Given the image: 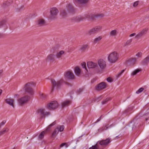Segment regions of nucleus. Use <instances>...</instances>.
Returning <instances> with one entry per match:
<instances>
[{
  "label": "nucleus",
  "instance_id": "4",
  "mask_svg": "<svg viewBox=\"0 0 149 149\" xmlns=\"http://www.w3.org/2000/svg\"><path fill=\"white\" fill-rule=\"evenodd\" d=\"M118 53L116 52L111 53L108 56V60L111 63H114L118 60Z\"/></svg>",
  "mask_w": 149,
  "mask_h": 149
},
{
  "label": "nucleus",
  "instance_id": "61",
  "mask_svg": "<svg viewBox=\"0 0 149 149\" xmlns=\"http://www.w3.org/2000/svg\"><path fill=\"white\" fill-rule=\"evenodd\" d=\"M146 120H147V119H146Z\"/></svg>",
  "mask_w": 149,
  "mask_h": 149
},
{
  "label": "nucleus",
  "instance_id": "22",
  "mask_svg": "<svg viewBox=\"0 0 149 149\" xmlns=\"http://www.w3.org/2000/svg\"><path fill=\"white\" fill-rule=\"evenodd\" d=\"M102 36H100L97 37L95 38L93 40V42L94 44H95L99 42L102 40Z\"/></svg>",
  "mask_w": 149,
  "mask_h": 149
},
{
  "label": "nucleus",
  "instance_id": "48",
  "mask_svg": "<svg viewBox=\"0 0 149 149\" xmlns=\"http://www.w3.org/2000/svg\"><path fill=\"white\" fill-rule=\"evenodd\" d=\"M6 123V121L4 120L1 123H0V125L1 126H2L3 125H4Z\"/></svg>",
  "mask_w": 149,
  "mask_h": 149
},
{
  "label": "nucleus",
  "instance_id": "2",
  "mask_svg": "<svg viewBox=\"0 0 149 149\" xmlns=\"http://www.w3.org/2000/svg\"><path fill=\"white\" fill-rule=\"evenodd\" d=\"M111 141V138H108L105 139L98 141L97 144L100 149H103L108 146Z\"/></svg>",
  "mask_w": 149,
  "mask_h": 149
},
{
  "label": "nucleus",
  "instance_id": "8",
  "mask_svg": "<svg viewBox=\"0 0 149 149\" xmlns=\"http://www.w3.org/2000/svg\"><path fill=\"white\" fill-rule=\"evenodd\" d=\"M58 106V103L55 101L51 102L48 104L46 107L49 110H54L56 109Z\"/></svg>",
  "mask_w": 149,
  "mask_h": 149
},
{
  "label": "nucleus",
  "instance_id": "19",
  "mask_svg": "<svg viewBox=\"0 0 149 149\" xmlns=\"http://www.w3.org/2000/svg\"><path fill=\"white\" fill-rule=\"evenodd\" d=\"M147 31L146 29H143L142 31L139 33L135 37L136 38H139L141 37Z\"/></svg>",
  "mask_w": 149,
  "mask_h": 149
},
{
  "label": "nucleus",
  "instance_id": "1",
  "mask_svg": "<svg viewBox=\"0 0 149 149\" xmlns=\"http://www.w3.org/2000/svg\"><path fill=\"white\" fill-rule=\"evenodd\" d=\"M36 83L35 82L31 81L28 82L24 86V89L25 92L30 95H33L34 94V91L31 87L32 86H35Z\"/></svg>",
  "mask_w": 149,
  "mask_h": 149
},
{
  "label": "nucleus",
  "instance_id": "14",
  "mask_svg": "<svg viewBox=\"0 0 149 149\" xmlns=\"http://www.w3.org/2000/svg\"><path fill=\"white\" fill-rule=\"evenodd\" d=\"M98 63L99 66L101 69H103L106 67V62L103 60L102 59L99 60L98 61Z\"/></svg>",
  "mask_w": 149,
  "mask_h": 149
},
{
  "label": "nucleus",
  "instance_id": "3",
  "mask_svg": "<svg viewBox=\"0 0 149 149\" xmlns=\"http://www.w3.org/2000/svg\"><path fill=\"white\" fill-rule=\"evenodd\" d=\"M104 15L103 14H93L90 16L88 15H86L84 17H78V19L79 21L83 20L85 18H91L92 20H95L96 18H100L103 17Z\"/></svg>",
  "mask_w": 149,
  "mask_h": 149
},
{
  "label": "nucleus",
  "instance_id": "40",
  "mask_svg": "<svg viewBox=\"0 0 149 149\" xmlns=\"http://www.w3.org/2000/svg\"><path fill=\"white\" fill-rule=\"evenodd\" d=\"M56 123V121L55 120L54 122H53L52 124H50L47 127V128H49V130H50V127L53 126L55 125Z\"/></svg>",
  "mask_w": 149,
  "mask_h": 149
},
{
  "label": "nucleus",
  "instance_id": "47",
  "mask_svg": "<svg viewBox=\"0 0 149 149\" xmlns=\"http://www.w3.org/2000/svg\"><path fill=\"white\" fill-rule=\"evenodd\" d=\"M81 66H82V67L83 68H85L86 69V63H85L83 62V63H82L81 64Z\"/></svg>",
  "mask_w": 149,
  "mask_h": 149
},
{
  "label": "nucleus",
  "instance_id": "52",
  "mask_svg": "<svg viewBox=\"0 0 149 149\" xmlns=\"http://www.w3.org/2000/svg\"><path fill=\"white\" fill-rule=\"evenodd\" d=\"M40 97L42 98L45 97V95L43 93L40 94Z\"/></svg>",
  "mask_w": 149,
  "mask_h": 149
},
{
  "label": "nucleus",
  "instance_id": "17",
  "mask_svg": "<svg viewBox=\"0 0 149 149\" xmlns=\"http://www.w3.org/2000/svg\"><path fill=\"white\" fill-rule=\"evenodd\" d=\"M67 9L70 13H73L75 9L72 4L69 3L66 6Z\"/></svg>",
  "mask_w": 149,
  "mask_h": 149
},
{
  "label": "nucleus",
  "instance_id": "23",
  "mask_svg": "<svg viewBox=\"0 0 149 149\" xmlns=\"http://www.w3.org/2000/svg\"><path fill=\"white\" fill-rule=\"evenodd\" d=\"M88 48V44H86L82 45L80 48V50L82 52H85Z\"/></svg>",
  "mask_w": 149,
  "mask_h": 149
},
{
  "label": "nucleus",
  "instance_id": "29",
  "mask_svg": "<svg viewBox=\"0 0 149 149\" xmlns=\"http://www.w3.org/2000/svg\"><path fill=\"white\" fill-rule=\"evenodd\" d=\"M6 21L5 20H4L0 22V28L3 26H6ZM2 35L1 33H0V37H2Z\"/></svg>",
  "mask_w": 149,
  "mask_h": 149
},
{
  "label": "nucleus",
  "instance_id": "42",
  "mask_svg": "<svg viewBox=\"0 0 149 149\" xmlns=\"http://www.w3.org/2000/svg\"><path fill=\"white\" fill-rule=\"evenodd\" d=\"M125 69L123 70H121V71L119 73H118L117 75V77H119L120 76L121 74L124 72L125 71Z\"/></svg>",
  "mask_w": 149,
  "mask_h": 149
},
{
  "label": "nucleus",
  "instance_id": "39",
  "mask_svg": "<svg viewBox=\"0 0 149 149\" xmlns=\"http://www.w3.org/2000/svg\"><path fill=\"white\" fill-rule=\"evenodd\" d=\"M56 123V121L55 120L54 122H53L52 124H50L47 127V128H49V130H50V127L53 126L55 125Z\"/></svg>",
  "mask_w": 149,
  "mask_h": 149
},
{
  "label": "nucleus",
  "instance_id": "13",
  "mask_svg": "<svg viewBox=\"0 0 149 149\" xmlns=\"http://www.w3.org/2000/svg\"><path fill=\"white\" fill-rule=\"evenodd\" d=\"M106 87V84L104 82H102L98 84L96 88L97 90H102Z\"/></svg>",
  "mask_w": 149,
  "mask_h": 149
},
{
  "label": "nucleus",
  "instance_id": "57",
  "mask_svg": "<svg viewBox=\"0 0 149 149\" xmlns=\"http://www.w3.org/2000/svg\"><path fill=\"white\" fill-rule=\"evenodd\" d=\"M2 93V91L1 90H0V95Z\"/></svg>",
  "mask_w": 149,
  "mask_h": 149
},
{
  "label": "nucleus",
  "instance_id": "44",
  "mask_svg": "<svg viewBox=\"0 0 149 149\" xmlns=\"http://www.w3.org/2000/svg\"><path fill=\"white\" fill-rule=\"evenodd\" d=\"M64 146H65L66 148H67L68 147V146L66 143H63L60 145V147L61 148L62 147Z\"/></svg>",
  "mask_w": 149,
  "mask_h": 149
},
{
  "label": "nucleus",
  "instance_id": "34",
  "mask_svg": "<svg viewBox=\"0 0 149 149\" xmlns=\"http://www.w3.org/2000/svg\"><path fill=\"white\" fill-rule=\"evenodd\" d=\"M132 41V39H130L128 40L124 44V46L125 47L130 45Z\"/></svg>",
  "mask_w": 149,
  "mask_h": 149
},
{
  "label": "nucleus",
  "instance_id": "50",
  "mask_svg": "<svg viewBox=\"0 0 149 149\" xmlns=\"http://www.w3.org/2000/svg\"><path fill=\"white\" fill-rule=\"evenodd\" d=\"M107 81L108 82H112V79H111V78H109V77H108V78L107 79Z\"/></svg>",
  "mask_w": 149,
  "mask_h": 149
},
{
  "label": "nucleus",
  "instance_id": "18",
  "mask_svg": "<svg viewBox=\"0 0 149 149\" xmlns=\"http://www.w3.org/2000/svg\"><path fill=\"white\" fill-rule=\"evenodd\" d=\"M89 0H74V2L76 4H85L88 2Z\"/></svg>",
  "mask_w": 149,
  "mask_h": 149
},
{
  "label": "nucleus",
  "instance_id": "9",
  "mask_svg": "<svg viewBox=\"0 0 149 149\" xmlns=\"http://www.w3.org/2000/svg\"><path fill=\"white\" fill-rule=\"evenodd\" d=\"M30 100V97L28 96H25L19 99L18 100V102L19 104L22 106L24 104Z\"/></svg>",
  "mask_w": 149,
  "mask_h": 149
},
{
  "label": "nucleus",
  "instance_id": "27",
  "mask_svg": "<svg viewBox=\"0 0 149 149\" xmlns=\"http://www.w3.org/2000/svg\"><path fill=\"white\" fill-rule=\"evenodd\" d=\"M8 128L7 127L4 128L1 131H0V136L8 132Z\"/></svg>",
  "mask_w": 149,
  "mask_h": 149
},
{
  "label": "nucleus",
  "instance_id": "36",
  "mask_svg": "<svg viewBox=\"0 0 149 149\" xmlns=\"http://www.w3.org/2000/svg\"><path fill=\"white\" fill-rule=\"evenodd\" d=\"M149 62V56L147 57L143 61V64H146Z\"/></svg>",
  "mask_w": 149,
  "mask_h": 149
},
{
  "label": "nucleus",
  "instance_id": "58",
  "mask_svg": "<svg viewBox=\"0 0 149 149\" xmlns=\"http://www.w3.org/2000/svg\"><path fill=\"white\" fill-rule=\"evenodd\" d=\"M112 125H110L109 126V127H112Z\"/></svg>",
  "mask_w": 149,
  "mask_h": 149
},
{
  "label": "nucleus",
  "instance_id": "45",
  "mask_svg": "<svg viewBox=\"0 0 149 149\" xmlns=\"http://www.w3.org/2000/svg\"><path fill=\"white\" fill-rule=\"evenodd\" d=\"M139 2V1H136L135 2H134L133 4V6L134 7H136V6L138 5V3Z\"/></svg>",
  "mask_w": 149,
  "mask_h": 149
},
{
  "label": "nucleus",
  "instance_id": "16",
  "mask_svg": "<svg viewBox=\"0 0 149 149\" xmlns=\"http://www.w3.org/2000/svg\"><path fill=\"white\" fill-rule=\"evenodd\" d=\"M87 65L88 68H94L97 66V63L93 62L92 61H88L87 62Z\"/></svg>",
  "mask_w": 149,
  "mask_h": 149
},
{
  "label": "nucleus",
  "instance_id": "25",
  "mask_svg": "<svg viewBox=\"0 0 149 149\" xmlns=\"http://www.w3.org/2000/svg\"><path fill=\"white\" fill-rule=\"evenodd\" d=\"M64 53L65 51L63 50H61L58 52L57 53L56 55V58H61Z\"/></svg>",
  "mask_w": 149,
  "mask_h": 149
},
{
  "label": "nucleus",
  "instance_id": "10",
  "mask_svg": "<svg viewBox=\"0 0 149 149\" xmlns=\"http://www.w3.org/2000/svg\"><path fill=\"white\" fill-rule=\"evenodd\" d=\"M51 18L53 19L55 18L57 15L58 11V9L55 8H53L50 9Z\"/></svg>",
  "mask_w": 149,
  "mask_h": 149
},
{
  "label": "nucleus",
  "instance_id": "41",
  "mask_svg": "<svg viewBox=\"0 0 149 149\" xmlns=\"http://www.w3.org/2000/svg\"><path fill=\"white\" fill-rule=\"evenodd\" d=\"M110 100V98H106L105 100L102 102V104H106Z\"/></svg>",
  "mask_w": 149,
  "mask_h": 149
},
{
  "label": "nucleus",
  "instance_id": "24",
  "mask_svg": "<svg viewBox=\"0 0 149 149\" xmlns=\"http://www.w3.org/2000/svg\"><path fill=\"white\" fill-rule=\"evenodd\" d=\"M71 101L67 100L63 102L62 103V107H64L66 106H68L71 103Z\"/></svg>",
  "mask_w": 149,
  "mask_h": 149
},
{
  "label": "nucleus",
  "instance_id": "54",
  "mask_svg": "<svg viewBox=\"0 0 149 149\" xmlns=\"http://www.w3.org/2000/svg\"><path fill=\"white\" fill-rule=\"evenodd\" d=\"M101 99V97H99L96 98V99H95V100L94 101H97L98 102L99 100H100Z\"/></svg>",
  "mask_w": 149,
  "mask_h": 149
},
{
  "label": "nucleus",
  "instance_id": "28",
  "mask_svg": "<svg viewBox=\"0 0 149 149\" xmlns=\"http://www.w3.org/2000/svg\"><path fill=\"white\" fill-rule=\"evenodd\" d=\"M108 127H109L107 125H104L101 128H100L98 129V131L100 132H102L104 130H107Z\"/></svg>",
  "mask_w": 149,
  "mask_h": 149
},
{
  "label": "nucleus",
  "instance_id": "12",
  "mask_svg": "<svg viewBox=\"0 0 149 149\" xmlns=\"http://www.w3.org/2000/svg\"><path fill=\"white\" fill-rule=\"evenodd\" d=\"M45 21L43 19L40 18L38 19L36 22V25L38 26H42L45 25Z\"/></svg>",
  "mask_w": 149,
  "mask_h": 149
},
{
  "label": "nucleus",
  "instance_id": "38",
  "mask_svg": "<svg viewBox=\"0 0 149 149\" xmlns=\"http://www.w3.org/2000/svg\"><path fill=\"white\" fill-rule=\"evenodd\" d=\"M59 132L58 131L56 128L55 129V130L54 131V132H53L52 134V136H55Z\"/></svg>",
  "mask_w": 149,
  "mask_h": 149
},
{
  "label": "nucleus",
  "instance_id": "32",
  "mask_svg": "<svg viewBox=\"0 0 149 149\" xmlns=\"http://www.w3.org/2000/svg\"><path fill=\"white\" fill-rule=\"evenodd\" d=\"M141 70L139 69H137L131 73V76H134L140 71Z\"/></svg>",
  "mask_w": 149,
  "mask_h": 149
},
{
  "label": "nucleus",
  "instance_id": "53",
  "mask_svg": "<svg viewBox=\"0 0 149 149\" xmlns=\"http://www.w3.org/2000/svg\"><path fill=\"white\" fill-rule=\"evenodd\" d=\"M3 72V70H0V77L2 75V73Z\"/></svg>",
  "mask_w": 149,
  "mask_h": 149
},
{
  "label": "nucleus",
  "instance_id": "49",
  "mask_svg": "<svg viewBox=\"0 0 149 149\" xmlns=\"http://www.w3.org/2000/svg\"><path fill=\"white\" fill-rule=\"evenodd\" d=\"M59 47V46L58 45H56L55 46H54L53 49L54 50H56V49H58Z\"/></svg>",
  "mask_w": 149,
  "mask_h": 149
},
{
  "label": "nucleus",
  "instance_id": "56",
  "mask_svg": "<svg viewBox=\"0 0 149 149\" xmlns=\"http://www.w3.org/2000/svg\"><path fill=\"white\" fill-rule=\"evenodd\" d=\"M82 91V88H80L79 90V93L81 92Z\"/></svg>",
  "mask_w": 149,
  "mask_h": 149
},
{
  "label": "nucleus",
  "instance_id": "30",
  "mask_svg": "<svg viewBox=\"0 0 149 149\" xmlns=\"http://www.w3.org/2000/svg\"><path fill=\"white\" fill-rule=\"evenodd\" d=\"M128 61L131 64L133 65L136 62L137 60L135 58H132L129 59Z\"/></svg>",
  "mask_w": 149,
  "mask_h": 149
},
{
  "label": "nucleus",
  "instance_id": "59",
  "mask_svg": "<svg viewBox=\"0 0 149 149\" xmlns=\"http://www.w3.org/2000/svg\"><path fill=\"white\" fill-rule=\"evenodd\" d=\"M1 126L0 125V129L1 128Z\"/></svg>",
  "mask_w": 149,
  "mask_h": 149
},
{
  "label": "nucleus",
  "instance_id": "11",
  "mask_svg": "<svg viewBox=\"0 0 149 149\" xmlns=\"http://www.w3.org/2000/svg\"><path fill=\"white\" fill-rule=\"evenodd\" d=\"M38 113H40L42 117L48 116L49 115L50 113L48 111L45 112V109L43 108L40 109L38 110Z\"/></svg>",
  "mask_w": 149,
  "mask_h": 149
},
{
  "label": "nucleus",
  "instance_id": "7",
  "mask_svg": "<svg viewBox=\"0 0 149 149\" xmlns=\"http://www.w3.org/2000/svg\"><path fill=\"white\" fill-rule=\"evenodd\" d=\"M65 78L66 80H73L75 78V77L72 71H68L64 74Z\"/></svg>",
  "mask_w": 149,
  "mask_h": 149
},
{
  "label": "nucleus",
  "instance_id": "37",
  "mask_svg": "<svg viewBox=\"0 0 149 149\" xmlns=\"http://www.w3.org/2000/svg\"><path fill=\"white\" fill-rule=\"evenodd\" d=\"M89 149H100L96 143L95 145L91 147H90Z\"/></svg>",
  "mask_w": 149,
  "mask_h": 149
},
{
  "label": "nucleus",
  "instance_id": "26",
  "mask_svg": "<svg viewBox=\"0 0 149 149\" xmlns=\"http://www.w3.org/2000/svg\"><path fill=\"white\" fill-rule=\"evenodd\" d=\"M117 34V31L116 30H114L110 31L109 33L110 37L115 36Z\"/></svg>",
  "mask_w": 149,
  "mask_h": 149
},
{
  "label": "nucleus",
  "instance_id": "55",
  "mask_svg": "<svg viewBox=\"0 0 149 149\" xmlns=\"http://www.w3.org/2000/svg\"><path fill=\"white\" fill-rule=\"evenodd\" d=\"M136 35V34L135 33H133L131 34L129 36H130V37H132V36H135Z\"/></svg>",
  "mask_w": 149,
  "mask_h": 149
},
{
  "label": "nucleus",
  "instance_id": "33",
  "mask_svg": "<svg viewBox=\"0 0 149 149\" xmlns=\"http://www.w3.org/2000/svg\"><path fill=\"white\" fill-rule=\"evenodd\" d=\"M74 72L76 75H79L81 72L80 69L79 67H76L74 69Z\"/></svg>",
  "mask_w": 149,
  "mask_h": 149
},
{
  "label": "nucleus",
  "instance_id": "43",
  "mask_svg": "<svg viewBox=\"0 0 149 149\" xmlns=\"http://www.w3.org/2000/svg\"><path fill=\"white\" fill-rule=\"evenodd\" d=\"M144 90V88H141L138 89L136 92V93L139 94L142 92Z\"/></svg>",
  "mask_w": 149,
  "mask_h": 149
},
{
  "label": "nucleus",
  "instance_id": "31",
  "mask_svg": "<svg viewBox=\"0 0 149 149\" xmlns=\"http://www.w3.org/2000/svg\"><path fill=\"white\" fill-rule=\"evenodd\" d=\"M57 130L58 131V132H61L63 131L64 129V125H58L57 126V127L56 128Z\"/></svg>",
  "mask_w": 149,
  "mask_h": 149
},
{
  "label": "nucleus",
  "instance_id": "15",
  "mask_svg": "<svg viewBox=\"0 0 149 149\" xmlns=\"http://www.w3.org/2000/svg\"><path fill=\"white\" fill-rule=\"evenodd\" d=\"M46 60L47 61H50V62H54L55 60L54 55L53 54H49L46 58Z\"/></svg>",
  "mask_w": 149,
  "mask_h": 149
},
{
  "label": "nucleus",
  "instance_id": "5",
  "mask_svg": "<svg viewBox=\"0 0 149 149\" xmlns=\"http://www.w3.org/2000/svg\"><path fill=\"white\" fill-rule=\"evenodd\" d=\"M102 29L101 26H97L93 28L88 31V34L90 36L93 34H96L101 31Z\"/></svg>",
  "mask_w": 149,
  "mask_h": 149
},
{
  "label": "nucleus",
  "instance_id": "6",
  "mask_svg": "<svg viewBox=\"0 0 149 149\" xmlns=\"http://www.w3.org/2000/svg\"><path fill=\"white\" fill-rule=\"evenodd\" d=\"M63 81V80L61 79L56 81L54 79H52L51 80V82L52 85L51 91H53L54 88L55 87L57 88H59L62 84Z\"/></svg>",
  "mask_w": 149,
  "mask_h": 149
},
{
  "label": "nucleus",
  "instance_id": "46",
  "mask_svg": "<svg viewBox=\"0 0 149 149\" xmlns=\"http://www.w3.org/2000/svg\"><path fill=\"white\" fill-rule=\"evenodd\" d=\"M136 56L138 57H141L142 56V53L141 52H139L136 54Z\"/></svg>",
  "mask_w": 149,
  "mask_h": 149
},
{
  "label": "nucleus",
  "instance_id": "60",
  "mask_svg": "<svg viewBox=\"0 0 149 149\" xmlns=\"http://www.w3.org/2000/svg\"><path fill=\"white\" fill-rule=\"evenodd\" d=\"M118 136H116V138H117Z\"/></svg>",
  "mask_w": 149,
  "mask_h": 149
},
{
  "label": "nucleus",
  "instance_id": "35",
  "mask_svg": "<svg viewBox=\"0 0 149 149\" xmlns=\"http://www.w3.org/2000/svg\"><path fill=\"white\" fill-rule=\"evenodd\" d=\"M61 15L63 17H65L67 16V13H66L65 10H62L61 12Z\"/></svg>",
  "mask_w": 149,
  "mask_h": 149
},
{
  "label": "nucleus",
  "instance_id": "21",
  "mask_svg": "<svg viewBox=\"0 0 149 149\" xmlns=\"http://www.w3.org/2000/svg\"><path fill=\"white\" fill-rule=\"evenodd\" d=\"M49 131V128H47L45 130L42 132L39 136V138L40 139H42L44 137V135Z\"/></svg>",
  "mask_w": 149,
  "mask_h": 149
},
{
  "label": "nucleus",
  "instance_id": "20",
  "mask_svg": "<svg viewBox=\"0 0 149 149\" xmlns=\"http://www.w3.org/2000/svg\"><path fill=\"white\" fill-rule=\"evenodd\" d=\"M6 101L7 104L13 107H14V105L13 104L14 100L13 99L11 98L7 99L6 100Z\"/></svg>",
  "mask_w": 149,
  "mask_h": 149
},
{
  "label": "nucleus",
  "instance_id": "51",
  "mask_svg": "<svg viewBox=\"0 0 149 149\" xmlns=\"http://www.w3.org/2000/svg\"><path fill=\"white\" fill-rule=\"evenodd\" d=\"M102 116H100V118L96 121L95 123H97L101 119Z\"/></svg>",
  "mask_w": 149,
  "mask_h": 149
}]
</instances>
